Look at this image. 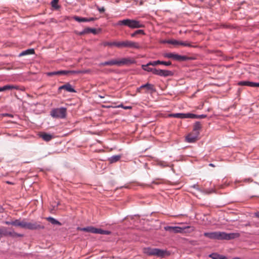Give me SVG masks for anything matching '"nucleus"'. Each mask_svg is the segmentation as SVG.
<instances>
[{
    "label": "nucleus",
    "mask_w": 259,
    "mask_h": 259,
    "mask_svg": "<svg viewBox=\"0 0 259 259\" xmlns=\"http://www.w3.org/2000/svg\"><path fill=\"white\" fill-rule=\"evenodd\" d=\"M165 231L169 232L170 233H187L193 232L195 228L193 226H187L183 227L179 226H167L164 227Z\"/></svg>",
    "instance_id": "nucleus-1"
},
{
    "label": "nucleus",
    "mask_w": 259,
    "mask_h": 259,
    "mask_svg": "<svg viewBox=\"0 0 259 259\" xmlns=\"http://www.w3.org/2000/svg\"><path fill=\"white\" fill-rule=\"evenodd\" d=\"M126 26L132 29L143 28L145 25L140 21L134 20L126 19L118 21L114 26Z\"/></svg>",
    "instance_id": "nucleus-2"
},
{
    "label": "nucleus",
    "mask_w": 259,
    "mask_h": 259,
    "mask_svg": "<svg viewBox=\"0 0 259 259\" xmlns=\"http://www.w3.org/2000/svg\"><path fill=\"white\" fill-rule=\"evenodd\" d=\"M143 252L148 255H155L158 257H164L168 253L166 250L160 249L159 248H152L150 247L144 248Z\"/></svg>",
    "instance_id": "nucleus-3"
},
{
    "label": "nucleus",
    "mask_w": 259,
    "mask_h": 259,
    "mask_svg": "<svg viewBox=\"0 0 259 259\" xmlns=\"http://www.w3.org/2000/svg\"><path fill=\"white\" fill-rule=\"evenodd\" d=\"M24 229L31 230H41L45 229V226L38 221H31L30 222L25 220Z\"/></svg>",
    "instance_id": "nucleus-4"
},
{
    "label": "nucleus",
    "mask_w": 259,
    "mask_h": 259,
    "mask_svg": "<svg viewBox=\"0 0 259 259\" xmlns=\"http://www.w3.org/2000/svg\"><path fill=\"white\" fill-rule=\"evenodd\" d=\"M116 45L117 47L118 48H127L130 49H139L141 48L139 43L127 40L122 41H118V44Z\"/></svg>",
    "instance_id": "nucleus-5"
},
{
    "label": "nucleus",
    "mask_w": 259,
    "mask_h": 259,
    "mask_svg": "<svg viewBox=\"0 0 259 259\" xmlns=\"http://www.w3.org/2000/svg\"><path fill=\"white\" fill-rule=\"evenodd\" d=\"M66 108L65 107L57 108L53 109L51 115L56 118H64L66 117Z\"/></svg>",
    "instance_id": "nucleus-6"
},
{
    "label": "nucleus",
    "mask_w": 259,
    "mask_h": 259,
    "mask_svg": "<svg viewBox=\"0 0 259 259\" xmlns=\"http://www.w3.org/2000/svg\"><path fill=\"white\" fill-rule=\"evenodd\" d=\"M163 56L166 58L172 59L176 61H185L187 57L185 56H182L174 53H165L163 54Z\"/></svg>",
    "instance_id": "nucleus-7"
},
{
    "label": "nucleus",
    "mask_w": 259,
    "mask_h": 259,
    "mask_svg": "<svg viewBox=\"0 0 259 259\" xmlns=\"http://www.w3.org/2000/svg\"><path fill=\"white\" fill-rule=\"evenodd\" d=\"M221 240H231L240 236L238 233H226L224 232H221Z\"/></svg>",
    "instance_id": "nucleus-8"
},
{
    "label": "nucleus",
    "mask_w": 259,
    "mask_h": 259,
    "mask_svg": "<svg viewBox=\"0 0 259 259\" xmlns=\"http://www.w3.org/2000/svg\"><path fill=\"white\" fill-rule=\"evenodd\" d=\"M204 236L211 239H217L221 240V232L215 231L211 232H205L204 233Z\"/></svg>",
    "instance_id": "nucleus-9"
},
{
    "label": "nucleus",
    "mask_w": 259,
    "mask_h": 259,
    "mask_svg": "<svg viewBox=\"0 0 259 259\" xmlns=\"http://www.w3.org/2000/svg\"><path fill=\"white\" fill-rule=\"evenodd\" d=\"M156 74L155 75H159L160 76L162 77H168V76H171L174 75V73L170 70H162V69H157L156 70H155Z\"/></svg>",
    "instance_id": "nucleus-10"
},
{
    "label": "nucleus",
    "mask_w": 259,
    "mask_h": 259,
    "mask_svg": "<svg viewBox=\"0 0 259 259\" xmlns=\"http://www.w3.org/2000/svg\"><path fill=\"white\" fill-rule=\"evenodd\" d=\"M23 236V234L15 232L14 230L8 231L5 228L4 236H10L13 238L20 237Z\"/></svg>",
    "instance_id": "nucleus-11"
},
{
    "label": "nucleus",
    "mask_w": 259,
    "mask_h": 259,
    "mask_svg": "<svg viewBox=\"0 0 259 259\" xmlns=\"http://www.w3.org/2000/svg\"><path fill=\"white\" fill-rule=\"evenodd\" d=\"M135 62L133 59L130 58H123L120 60H118V66H120L124 65H128L133 64Z\"/></svg>",
    "instance_id": "nucleus-12"
},
{
    "label": "nucleus",
    "mask_w": 259,
    "mask_h": 259,
    "mask_svg": "<svg viewBox=\"0 0 259 259\" xmlns=\"http://www.w3.org/2000/svg\"><path fill=\"white\" fill-rule=\"evenodd\" d=\"M239 85L248 86L251 87H259V82H254L249 81H241L238 82Z\"/></svg>",
    "instance_id": "nucleus-13"
},
{
    "label": "nucleus",
    "mask_w": 259,
    "mask_h": 259,
    "mask_svg": "<svg viewBox=\"0 0 259 259\" xmlns=\"http://www.w3.org/2000/svg\"><path fill=\"white\" fill-rule=\"evenodd\" d=\"M143 88H146L147 90L151 91L152 92L155 91L154 85L149 83H147L146 84L141 85L139 88H137L136 92L137 93H141V90Z\"/></svg>",
    "instance_id": "nucleus-14"
},
{
    "label": "nucleus",
    "mask_w": 259,
    "mask_h": 259,
    "mask_svg": "<svg viewBox=\"0 0 259 259\" xmlns=\"http://www.w3.org/2000/svg\"><path fill=\"white\" fill-rule=\"evenodd\" d=\"M61 90H65L66 91H67L69 93H75L76 92V91L75 90V89L72 87V86L69 83H67L62 86H60L58 88V92H59Z\"/></svg>",
    "instance_id": "nucleus-15"
},
{
    "label": "nucleus",
    "mask_w": 259,
    "mask_h": 259,
    "mask_svg": "<svg viewBox=\"0 0 259 259\" xmlns=\"http://www.w3.org/2000/svg\"><path fill=\"white\" fill-rule=\"evenodd\" d=\"M149 64H151L152 66H155L158 64L164 65L166 66H170L171 65V62L170 61H151L149 62Z\"/></svg>",
    "instance_id": "nucleus-16"
},
{
    "label": "nucleus",
    "mask_w": 259,
    "mask_h": 259,
    "mask_svg": "<svg viewBox=\"0 0 259 259\" xmlns=\"http://www.w3.org/2000/svg\"><path fill=\"white\" fill-rule=\"evenodd\" d=\"M198 135H199L195 133H194V134H188L186 137V141L190 143H194L197 140Z\"/></svg>",
    "instance_id": "nucleus-17"
},
{
    "label": "nucleus",
    "mask_w": 259,
    "mask_h": 259,
    "mask_svg": "<svg viewBox=\"0 0 259 259\" xmlns=\"http://www.w3.org/2000/svg\"><path fill=\"white\" fill-rule=\"evenodd\" d=\"M93 233L104 235H110L111 234V232L110 231L104 230L101 229L93 227Z\"/></svg>",
    "instance_id": "nucleus-18"
},
{
    "label": "nucleus",
    "mask_w": 259,
    "mask_h": 259,
    "mask_svg": "<svg viewBox=\"0 0 259 259\" xmlns=\"http://www.w3.org/2000/svg\"><path fill=\"white\" fill-rule=\"evenodd\" d=\"M48 76H51L52 75H67L68 72L67 70H59L57 71L49 72L47 73Z\"/></svg>",
    "instance_id": "nucleus-19"
},
{
    "label": "nucleus",
    "mask_w": 259,
    "mask_h": 259,
    "mask_svg": "<svg viewBox=\"0 0 259 259\" xmlns=\"http://www.w3.org/2000/svg\"><path fill=\"white\" fill-rule=\"evenodd\" d=\"M169 116L175 117V118H181V119L188 118V113H172V114H169Z\"/></svg>",
    "instance_id": "nucleus-20"
},
{
    "label": "nucleus",
    "mask_w": 259,
    "mask_h": 259,
    "mask_svg": "<svg viewBox=\"0 0 259 259\" xmlns=\"http://www.w3.org/2000/svg\"><path fill=\"white\" fill-rule=\"evenodd\" d=\"M25 219L22 220L18 219L13 221V226L20 227L24 229Z\"/></svg>",
    "instance_id": "nucleus-21"
},
{
    "label": "nucleus",
    "mask_w": 259,
    "mask_h": 259,
    "mask_svg": "<svg viewBox=\"0 0 259 259\" xmlns=\"http://www.w3.org/2000/svg\"><path fill=\"white\" fill-rule=\"evenodd\" d=\"M151 65V64H149V63H147L146 65H142V68L143 70L147 71L148 72H151L153 74H156L155 70H157L155 68H151L149 67V66Z\"/></svg>",
    "instance_id": "nucleus-22"
},
{
    "label": "nucleus",
    "mask_w": 259,
    "mask_h": 259,
    "mask_svg": "<svg viewBox=\"0 0 259 259\" xmlns=\"http://www.w3.org/2000/svg\"><path fill=\"white\" fill-rule=\"evenodd\" d=\"M34 53H35V52H34V50L33 49H27V50L22 51L21 53H20L19 54L18 56L22 57V56L29 55H33V54H34Z\"/></svg>",
    "instance_id": "nucleus-23"
},
{
    "label": "nucleus",
    "mask_w": 259,
    "mask_h": 259,
    "mask_svg": "<svg viewBox=\"0 0 259 259\" xmlns=\"http://www.w3.org/2000/svg\"><path fill=\"white\" fill-rule=\"evenodd\" d=\"M40 137L45 141H50L53 138V136L51 134L44 133L40 135Z\"/></svg>",
    "instance_id": "nucleus-24"
},
{
    "label": "nucleus",
    "mask_w": 259,
    "mask_h": 259,
    "mask_svg": "<svg viewBox=\"0 0 259 259\" xmlns=\"http://www.w3.org/2000/svg\"><path fill=\"white\" fill-rule=\"evenodd\" d=\"M205 114L197 115L193 113H188V118H204L206 117Z\"/></svg>",
    "instance_id": "nucleus-25"
},
{
    "label": "nucleus",
    "mask_w": 259,
    "mask_h": 259,
    "mask_svg": "<svg viewBox=\"0 0 259 259\" xmlns=\"http://www.w3.org/2000/svg\"><path fill=\"white\" fill-rule=\"evenodd\" d=\"M201 128V125L199 121H197L195 123L193 126V132L199 135V130Z\"/></svg>",
    "instance_id": "nucleus-26"
},
{
    "label": "nucleus",
    "mask_w": 259,
    "mask_h": 259,
    "mask_svg": "<svg viewBox=\"0 0 259 259\" xmlns=\"http://www.w3.org/2000/svg\"><path fill=\"white\" fill-rule=\"evenodd\" d=\"M121 157L120 155H113L108 160L110 163H113L119 161Z\"/></svg>",
    "instance_id": "nucleus-27"
},
{
    "label": "nucleus",
    "mask_w": 259,
    "mask_h": 259,
    "mask_svg": "<svg viewBox=\"0 0 259 259\" xmlns=\"http://www.w3.org/2000/svg\"><path fill=\"white\" fill-rule=\"evenodd\" d=\"M209 256L212 259H227L226 256L215 253L209 254Z\"/></svg>",
    "instance_id": "nucleus-28"
},
{
    "label": "nucleus",
    "mask_w": 259,
    "mask_h": 259,
    "mask_svg": "<svg viewBox=\"0 0 259 259\" xmlns=\"http://www.w3.org/2000/svg\"><path fill=\"white\" fill-rule=\"evenodd\" d=\"M46 220L50 222L52 224L55 225H59L60 226L61 225V223L59 222L58 220L55 219V218L49 217L48 218H46Z\"/></svg>",
    "instance_id": "nucleus-29"
},
{
    "label": "nucleus",
    "mask_w": 259,
    "mask_h": 259,
    "mask_svg": "<svg viewBox=\"0 0 259 259\" xmlns=\"http://www.w3.org/2000/svg\"><path fill=\"white\" fill-rule=\"evenodd\" d=\"M16 87L13 85H6L4 87H0V92H4L6 90H12L14 89H16Z\"/></svg>",
    "instance_id": "nucleus-30"
},
{
    "label": "nucleus",
    "mask_w": 259,
    "mask_h": 259,
    "mask_svg": "<svg viewBox=\"0 0 259 259\" xmlns=\"http://www.w3.org/2000/svg\"><path fill=\"white\" fill-rule=\"evenodd\" d=\"M193 188L198 190V191H200V192H203L204 193H205V194H210L212 192H213L214 191L213 190H203V191H202L201 190H200L198 187V186L196 184H194V185H193L192 186Z\"/></svg>",
    "instance_id": "nucleus-31"
},
{
    "label": "nucleus",
    "mask_w": 259,
    "mask_h": 259,
    "mask_svg": "<svg viewBox=\"0 0 259 259\" xmlns=\"http://www.w3.org/2000/svg\"><path fill=\"white\" fill-rule=\"evenodd\" d=\"M73 19L78 22H87L88 21L87 18L80 17L76 16H74Z\"/></svg>",
    "instance_id": "nucleus-32"
},
{
    "label": "nucleus",
    "mask_w": 259,
    "mask_h": 259,
    "mask_svg": "<svg viewBox=\"0 0 259 259\" xmlns=\"http://www.w3.org/2000/svg\"><path fill=\"white\" fill-rule=\"evenodd\" d=\"M106 65L112 66L117 65L118 66V60H111L109 61H105Z\"/></svg>",
    "instance_id": "nucleus-33"
},
{
    "label": "nucleus",
    "mask_w": 259,
    "mask_h": 259,
    "mask_svg": "<svg viewBox=\"0 0 259 259\" xmlns=\"http://www.w3.org/2000/svg\"><path fill=\"white\" fill-rule=\"evenodd\" d=\"M138 34H145L144 31L142 29H139L136 31H135L134 33L131 34V36L134 37H135Z\"/></svg>",
    "instance_id": "nucleus-34"
},
{
    "label": "nucleus",
    "mask_w": 259,
    "mask_h": 259,
    "mask_svg": "<svg viewBox=\"0 0 259 259\" xmlns=\"http://www.w3.org/2000/svg\"><path fill=\"white\" fill-rule=\"evenodd\" d=\"M93 227H88L84 228H78V229L81 231L91 232L93 233Z\"/></svg>",
    "instance_id": "nucleus-35"
},
{
    "label": "nucleus",
    "mask_w": 259,
    "mask_h": 259,
    "mask_svg": "<svg viewBox=\"0 0 259 259\" xmlns=\"http://www.w3.org/2000/svg\"><path fill=\"white\" fill-rule=\"evenodd\" d=\"M59 0H53L51 2V6L55 9H58L60 6L58 5Z\"/></svg>",
    "instance_id": "nucleus-36"
},
{
    "label": "nucleus",
    "mask_w": 259,
    "mask_h": 259,
    "mask_svg": "<svg viewBox=\"0 0 259 259\" xmlns=\"http://www.w3.org/2000/svg\"><path fill=\"white\" fill-rule=\"evenodd\" d=\"M166 42L169 44H171L175 46H178L179 44V41L176 39L167 40Z\"/></svg>",
    "instance_id": "nucleus-37"
},
{
    "label": "nucleus",
    "mask_w": 259,
    "mask_h": 259,
    "mask_svg": "<svg viewBox=\"0 0 259 259\" xmlns=\"http://www.w3.org/2000/svg\"><path fill=\"white\" fill-rule=\"evenodd\" d=\"M179 45H181V46H185V47H192L191 43L188 41H179Z\"/></svg>",
    "instance_id": "nucleus-38"
},
{
    "label": "nucleus",
    "mask_w": 259,
    "mask_h": 259,
    "mask_svg": "<svg viewBox=\"0 0 259 259\" xmlns=\"http://www.w3.org/2000/svg\"><path fill=\"white\" fill-rule=\"evenodd\" d=\"M118 44V41H113V42H109V41H106V42H105L103 43V45L104 46H116L117 47V45Z\"/></svg>",
    "instance_id": "nucleus-39"
},
{
    "label": "nucleus",
    "mask_w": 259,
    "mask_h": 259,
    "mask_svg": "<svg viewBox=\"0 0 259 259\" xmlns=\"http://www.w3.org/2000/svg\"><path fill=\"white\" fill-rule=\"evenodd\" d=\"M68 74H77L81 72V71L79 70H67Z\"/></svg>",
    "instance_id": "nucleus-40"
},
{
    "label": "nucleus",
    "mask_w": 259,
    "mask_h": 259,
    "mask_svg": "<svg viewBox=\"0 0 259 259\" xmlns=\"http://www.w3.org/2000/svg\"><path fill=\"white\" fill-rule=\"evenodd\" d=\"M95 7L100 13H103L105 11V8L103 7H100L98 5H96Z\"/></svg>",
    "instance_id": "nucleus-41"
},
{
    "label": "nucleus",
    "mask_w": 259,
    "mask_h": 259,
    "mask_svg": "<svg viewBox=\"0 0 259 259\" xmlns=\"http://www.w3.org/2000/svg\"><path fill=\"white\" fill-rule=\"evenodd\" d=\"M88 30H89V33H92L94 34L97 33V30L95 28H89Z\"/></svg>",
    "instance_id": "nucleus-42"
},
{
    "label": "nucleus",
    "mask_w": 259,
    "mask_h": 259,
    "mask_svg": "<svg viewBox=\"0 0 259 259\" xmlns=\"http://www.w3.org/2000/svg\"><path fill=\"white\" fill-rule=\"evenodd\" d=\"M159 165L162 166V167H165L167 166L168 165L165 162H162L160 161L158 163Z\"/></svg>",
    "instance_id": "nucleus-43"
},
{
    "label": "nucleus",
    "mask_w": 259,
    "mask_h": 259,
    "mask_svg": "<svg viewBox=\"0 0 259 259\" xmlns=\"http://www.w3.org/2000/svg\"><path fill=\"white\" fill-rule=\"evenodd\" d=\"M97 19L96 17H90V18H87V22H91V21H94Z\"/></svg>",
    "instance_id": "nucleus-44"
},
{
    "label": "nucleus",
    "mask_w": 259,
    "mask_h": 259,
    "mask_svg": "<svg viewBox=\"0 0 259 259\" xmlns=\"http://www.w3.org/2000/svg\"><path fill=\"white\" fill-rule=\"evenodd\" d=\"M5 228H0V237L4 236Z\"/></svg>",
    "instance_id": "nucleus-45"
},
{
    "label": "nucleus",
    "mask_w": 259,
    "mask_h": 259,
    "mask_svg": "<svg viewBox=\"0 0 259 259\" xmlns=\"http://www.w3.org/2000/svg\"><path fill=\"white\" fill-rule=\"evenodd\" d=\"M88 29H89V28H86L83 30L84 34L89 33V30Z\"/></svg>",
    "instance_id": "nucleus-46"
},
{
    "label": "nucleus",
    "mask_w": 259,
    "mask_h": 259,
    "mask_svg": "<svg viewBox=\"0 0 259 259\" xmlns=\"http://www.w3.org/2000/svg\"><path fill=\"white\" fill-rule=\"evenodd\" d=\"M3 115L5 116H9V117H13V115L12 114H8V113L4 114Z\"/></svg>",
    "instance_id": "nucleus-47"
},
{
    "label": "nucleus",
    "mask_w": 259,
    "mask_h": 259,
    "mask_svg": "<svg viewBox=\"0 0 259 259\" xmlns=\"http://www.w3.org/2000/svg\"><path fill=\"white\" fill-rule=\"evenodd\" d=\"M99 66H106V64H105V62H102V63H100Z\"/></svg>",
    "instance_id": "nucleus-48"
},
{
    "label": "nucleus",
    "mask_w": 259,
    "mask_h": 259,
    "mask_svg": "<svg viewBox=\"0 0 259 259\" xmlns=\"http://www.w3.org/2000/svg\"><path fill=\"white\" fill-rule=\"evenodd\" d=\"M6 224L7 225H11L13 226V221H11V222L7 221V222H6Z\"/></svg>",
    "instance_id": "nucleus-49"
},
{
    "label": "nucleus",
    "mask_w": 259,
    "mask_h": 259,
    "mask_svg": "<svg viewBox=\"0 0 259 259\" xmlns=\"http://www.w3.org/2000/svg\"><path fill=\"white\" fill-rule=\"evenodd\" d=\"M77 34L79 35H82L84 34V33L83 31L82 30V31L78 32Z\"/></svg>",
    "instance_id": "nucleus-50"
},
{
    "label": "nucleus",
    "mask_w": 259,
    "mask_h": 259,
    "mask_svg": "<svg viewBox=\"0 0 259 259\" xmlns=\"http://www.w3.org/2000/svg\"><path fill=\"white\" fill-rule=\"evenodd\" d=\"M123 108L125 109H131V107L130 106H123Z\"/></svg>",
    "instance_id": "nucleus-51"
},
{
    "label": "nucleus",
    "mask_w": 259,
    "mask_h": 259,
    "mask_svg": "<svg viewBox=\"0 0 259 259\" xmlns=\"http://www.w3.org/2000/svg\"><path fill=\"white\" fill-rule=\"evenodd\" d=\"M255 215L259 218V211L255 213Z\"/></svg>",
    "instance_id": "nucleus-52"
},
{
    "label": "nucleus",
    "mask_w": 259,
    "mask_h": 259,
    "mask_svg": "<svg viewBox=\"0 0 259 259\" xmlns=\"http://www.w3.org/2000/svg\"><path fill=\"white\" fill-rule=\"evenodd\" d=\"M7 183H8V184H13V183L10 182H9V181H7Z\"/></svg>",
    "instance_id": "nucleus-53"
},
{
    "label": "nucleus",
    "mask_w": 259,
    "mask_h": 259,
    "mask_svg": "<svg viewBox=\"0 0 259 259\" xmlns=\"http://www.w3.org/2000/svg\"><path fill=\"white\" fill-rule=\"evenodd\" d=\"M209 165L211 166H214V165L212 163H210Z\"/></svg>",
    "instance_id": "nucleus-54"
},
{
    "label": "nucleus",
    "mask_w": 259,
    "mask_h": 259,
    "mask_svg": "<svg viewBox=\"0 0 259 259\" xmlns=\"http://www.w3.org/2000/svg\"><path fill=\"white\" fill-rule=\"evenodd\" d=\"M233 259H241L239 257H234Z\"/></svg>",
    "instance_id": "nucleus-55"
},
{
    "label": "nucleus",
    "mask_w": 259,
    "mask_h": 259,
    "mask_svg": "<svg viewBox=\"0 0 259 259\" xmlns=\"http://www.w3.org/2000/svg\"><path fill=\"white\" fill-rule=\"evenodd\" d=\"M166 40H164V41H163V43H166Z\"/></svg>",
    "instance_id": "nucleus-56"
},
{
    "label": "nucleus",
    "mask_w": 259,
    "mask_h": 259,
    "mask_svg": "<svg viewBox=\"0 0 259 259\" xmlns=\"http://www.w3.org/2000/svg\"><path fill=\"white\" fill-rule=\"evenodd\" d=\"M100 97L101 98H103V96H100Z\"/></svg>",
    "instance_id": "nucleus-57"
}]
</instances>
